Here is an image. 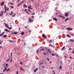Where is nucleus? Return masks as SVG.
Segmentation results:
<instances>
[{"mask_svg":"<svg viewBox=\"0 0 74 74\" xmlns=\"http://www.w3.org/2000/svg\"><path fill=\"white\" fill-rule=\"evenodd\" d=\"M0 74H4L3 73H0Z\"/></svg>","mask_w":74,"mask_h":74,"instance_id":"obj_64","label":"nucleus"},{"mask_svg":"<svg viewBox=\"0 0 74 74\" xmlns=\"http://www.w3.org/2000/svg\"><path fill=\"white\" fill-rule=\"evenodd\" d=\"M12 62V60H10V63H11V62Z\"/></svg>","mask_w":74,"mask_h":74,"instance_id":"obj_53","label":"nucleus"},{"mask_svg":"<svg viewBox=\"0 0 74 74\" xmlns=\"http://www.w3.org/2000/svg\"><path fill=\"white\" fill-rule=\"evenodd\" d=\"M28 20L29 22H33V20H31V19H30V18H29Z\"/></svg>","mask_w":74,"mask_h":74,"instance_id":"obj_6","label":"nucleus"},{"mask_svg":"<svg viewBox=\"0 0 74 74\" xmlns=\"http://www.w3.org/2000/svg\"><path fill=\"white\" fill-rule=\"evenodd\" d=\"M3 16V15L1 13L0 14V16Z\"/></svg>","mask_w":74,"mask_h":74,"instance_id":"obj_55","label":"nucleus"},{"mask_svg":"<svg viewBox=\"0 0 74 74\" xmlns=\"http://www.w3.org/2000/svg\"><path fill=\"white\" fill-rule=\"evenodd\" d=\"M51 55H52V56H55V54L54 53H52L51 54Z\"/></svg>","mask_w":74,"mask_h":74,"instance_id":"obj_32","label":"nucleus"},{"mask_svg":"<svg viewBox=\"0 0 74 74\" xmlns=\"http://www.w3.org/2000/svg\"><path fill=\"white\" fill-rule=\"evenodd\" d=\"M44 48H42L40 50V51H39V52H41L42 51H44Z\"/></svg>","mask_w":74,"mask_h":74,"instance_id":"obj_21","label":"nucleus"},{"mask_svg":"<svg viewBox=\"0 0 74 74\" xmlns=\"http://www.w3.org/2000/svg\"><path fill=\"white\" fill-rule=\"evenodd\" d=\"M53 20H54V21H57V18H53Z\"/></svg>","mask_w":74,"mask_h":74,"instance_id":"obj_19","label":"nucleus"},{"mask_svg":"<svg viewBox=\"0 0 74 74\" xmlns=\"http://www.w3.org/2000/svg\"><path fill=\"white\" fill-rule=\"evenodd\" d=\"M13 33H14V34H18V32H15Z\"/></svg>","mask_w":74,"mask_h":74,"instance_id":"obj_25","label":"nucleus"},{"mask_svg":"<svg viewBox=\"0 0 74 74\" xmlns=\"http://www.w3.org/2000/svg\"><path fill=\"white\" fill-rule=\"evenodd\" d=\"M25 2V1H22V2H21L20 3L22 4L23 3H24Z\"/></svg>","mask_w":74,"mask_h":74,"instance_id":"obj_35","label":"nucleus"},{"mask_svg":"<svg viewBox=\"0 0 74 74\" xmlns=\"http://www.w3.org/2000/svg\"><path fill=\"white\" fill-rule=\"evenodd\" d=\"M28 11L29 12H31V10H30L29 9H28Z\"/></svg>","mask_w":74,"mask_h":74,"instance_id":"obj_38","label":"nucleus"},{"mask_svg":"<svg viewBox=\"0 0 74 74\" xmlns=\"http://www.w3.org/2000/svg\"><path fill=\"white\" fill-rule=\"evenodd\" d=\"M32 18H34V16H32Z\"/></svg>","mask_w":74,"mask_h":74,"instance_id":"obj_61","label":"nucleus"},{"mask_svg":"<svg viewBox=\"0 0 74 74\" xmlns=\"http://www.w3.org/2000/svg\"><path fill=\"white\" fill-rule=\"evenodd\" d=\"M3 41H2L0 42V45H1V44H2V43H3Z\"/></svg>","mask_w":74,"mask_h":74,"instance_id":"obj_40","label":"nucleus"},{"mask_svg":"<svg viewBox=\"0 0 74 74\" xmlns=\"http://www.w3.org/2000/svg\"><path fill=\"white\" fill-rule=\"evenodd\" d=\"M10 54L11 55V59H12V52Z\"/></svg>","mask_w":74,"mask_h":74,"instance_id":"obj_17","label":"nucleus"},{"mask_svg":"<svg viewBox=\"0 0 74 74\" xmlns=\"http://www.w3.org/2000/svg\"><path fill=\"white\" fill-rule=\"evenodd\" d=\"M52 42V40H49V42Z\"/></svg>","mask_w":74,"mask_h":74,"instance_id":"obj_47","label":"nucleus"},{"mask_svg":"<svg viewBox=\"0 0 74 74\" xmlns=\"http://www.w3.org/2000/svg\"><path fill=\"white\" fill-rule=\"evenodd\" d=\"M70 41H71V42H74V40L73 39H71Z\"/></svg>","mask_w":74,"mask_h":74,"instance_id":"obj_26","label":"nucleus"},{"mask_svg":"<svg viewBox=\"0 0 74 74\" xmlns=\"http://www.w3.org/2000/svg\"><path fill=\"white\" fill-rule=\"evenodd\" d=\"M26 12L27 14H29V12H27V11H26Z\"/></svg>","mask_w":74,"mask_h":74,"instance_id":"obj_57","label":"nucleus"},{"mask_svg":"<svg viewBox=\"0 0 74 74\" xmlns=\"http://www.w3.org/2000/svg\"><path fill=\"white\" fill-rule=\"evenodd\" d=\"M64 48H65V46L63 47L62 48V50H64Z\"/></svg>","mask_w":74,"mask_h":74,"instance_id":"obj_27","label":"nucleus"},{"mask_svg":"<svg viewBox=\"0 0 74 74\" xmlns=\"http://www.w3.org/2000/svg\"><path fill=\"white\" fill-rule=\"evenodd\" d=\"M5 33V32H2L1 34H0V37H1V36H2Z\"/></svg>","mask_w":74,"mask_h":74,"instance_id":"obj_10","label":"nucleus"},{"mask_svg":"<svg viewBox=\"0 0 74 74\" xmlns=\"http://www.w3.org/2000/svg\"><path fill=\"white\" fill-rule=\"evenodd\" d=\"M25 29H27V26H25Z\"/></svg>","mask_w":74,"mask_h":74,"instance_id":"obj_58","label":"nucleus"},{"mask_svg":"<svg viewBox=\"0 0 74 74\" xmlns=\"http://www.w3.org/2000/svg\"><path fill=\"white\" fill-rule=\"evenodd\" d=\"M34 14H35V12H34L33 13L31 14V15H34Z\"/></svg>","mask_w":74,"mask_h":74,"instance_id":"obj_43","label":"nucleus"},{"mask_svg":"<svg viewBox=\"0 0 74 74\" xmlns=\"http://www.w3.org/2000/svg\"><path fill=\"white\" fill-rule=\"evenodd\" d=\"M51 46L53 48H54L55 47V45H52Z\"/></svg>","mask_w":74,"mask_h":74,"instance_id":"obj_33","label":"nucleus"},{"mask_svg":"<svg viewBox=\"0 0 74 74\" xmlns=\"http://www.w3.org/2000/svg\"><path fill=\"white\" fill-rule=\"evenodd\" d=\"M16 14H15V13H14L13 15L12 16H13V17H14V16H15Z\"/></svg>","mask_w":74,"mask_h":74,"instance_id":"obj_34","label":"nucleus"},{"mask_svg":"<svg viewBox=\"0 0 74 74\" xmlns=\"http://www.w3.org/2000/svg\"><path fill=\"white\" fill-rule=\"evenodd\" d=\"M9 42H11V43H15L16 42L15 40H9Z\"/></svg>","mask_w":74,"mask_h":74,"instance_id":"obj_1","label":"nucleus"},{"mask_svg":"<svg viewBox=\"0 0 74 74\" xmlns=\"http://www.w3.org/2000/svg\"><path fill=\"white\" fill-rule=\"evenodd\" d=\"M6 11H9V8L8 7L7 8H6Z\"/></svg>","mask_w":74,"mask_h":74,"instance_id":"obj_23","label":"nucleus"},{"mask_svg":"<svg viewBox=\"0 0 74 74\" xmlns=\"http://www.w3.org/2000/svg\"><path fill=\"white\" fill-rule=\"evenodd\" d=\"M11 8H14V7L12 6H11Z\"/></svg>","mask_w":74,"mask_h":74,"instance_id":"obj_52","label":"nucleus"},{"mask_svg":"<svg viewBox=\"0 0 74 74\" xmlns=\"http://www.w3.org/2000/svg\"><path fill=\"white\" fill-rule=\"evenodd\" d=\"M10 60V58H9L8 60H6V62H9Z\"/></svg>","mask_w":74,"mask_h":74,"instance_id":"obj_15","label":"nucleus"},{"mask_svg":"<svg viewBox=\"0 0 74 74\" xmlns=\"http://www.w3.org/2000/svg\"><path fill=\"white\" fill-rule=\"evenodd\" d=\"M21 4H21V3H20L17 5V7H19V6H20V5H21Z\"/></svg>","mask_w":74,"mask_h":74,"instance_id":"obj_22","label":"nucleus"},{"mask_svg":"<svg viewBox=\"0 0 74 74\" xmlns=\"http://www.w3.org/2000/svg\"><path fill=\"white\" fill-rule=\"evenodd\" d=\"M42 63H43V62H40V65H41V64H42Z\"/></svg>","mask_w":74,"mask_h":74,"instance_id":"obj_49","label":"nucleus"},{"mask_svg":"<svg viewBox=\"0 0 74 74\" xmlns=\"http://www.w3.org/2000/svg\"><path fill=\"white\" fill-rule=\"evenodd\" d=\"M47 41H48V42H49V41H50V40H47Z\"/></svg>","mask_w":74,"mask_h":74,"instance_id":"obj_54","label":"nucleus"},{"mask_svg":"<svg viewBox=\"0 0 74 74\" xmlns=\"http://www.w3.org/2000/svg\"><path fill=\"white\" fill-rule=\"evenodd\" d=\"M39 49H38V50H37V51H36L37 53H38V50H39Z\"/></svg>","mask_w":74,"mask_h":74,"instance_id":"obj_37","label":"nucleus"},{"mask_svg":"<svg viewBox=\"0 0 74 74\" xmlns=\"http://www.w3.org/2000/svg\"><path fill=\"white\" fill-rule=\"evenodd\" d=\"M61 18H62V19H65L66 18L65 17H64V16H62Z\"/></svg>","mask_w":74,"mask_h":74,"instance_id":"obj_24","label":"nucleus"},{"mask_svg":"<svg viewBox=\"0 0 74 74\" xmlns=\"http://www.w3.org/2000/svg\"><path fill=\"white\" fill-rule=\"evenodd\" d=\"M37 70H38V68H36V69H34V73H36V71H37Z\"/></svg>","mask_w":74,"mask_h":74,"instance_id":"obj_7","label":"nucleus"},{"mask_svg":"<svg viewBox=\"0 0 74 74\" xmlns=\"http://www.w3.org/2000/svg\"><path fill=\"white\" fill-rule=\"evenodd\" d=\"M60 70H61V69H62V66H60Z\"/></svg>","mask_w":74,"mask_h":74,"instance_id":"obj_51","label":"nucleus"},{"mask_svg":"<svg viewBox=\"0 0 74 74\" xmlns=\"http://www.w3.org/2000/svg\"><path fill=\"white\" fill-rule=\"evenodd\" d=\"M69 58H70V59H72V57H70Z\"/></svg>","mask_w":74,"mask_h":74,"instance_id":"obj_59","label":"nucleus"},{"mask_svg":"<svg viewBox=\"0 0 74 74\" xmlns=\"http://www.w3.org/2000/svg\"><path fill=\"white\" fill-rule=\"evenodd\" d=\"M8 29L9 30H11V29H12V27H9Z\"/></svg>","mask_w":74,"mask_h":74,"instance_id":"obj_42","label":"nucleus"},{"mask_svg":"<svg viewBox=\"0 0 74 74\" xmlns=\"http://www.w3.org/2000/svg\"><path fill=\"white\" fill-rule=\"evenodd\" d=\"M53 73L52 74H55V71H54V70H53Z\"/></svg>","mask_w":74,"mask_h":74,"instance_id":"obj_41","label":"nucleus"},{"mask_svg":"<svg viewBox=\"0 0 74 74\" xmlns=\"http://www.w3.org/2000/svg\"><path fill=\"white\" fill-rule=\"evenodd\" d=\"M69 49V50H71V48H70Z\"/></svg>","mask_w":74,"mask_h":74,"instance_id":"obj_62","label":"nucleus"},{"mask_svg":"<svg viewBox=\"0 0 74 74\" xmlns=\"http://www.w3.org/2000/svg\"><path fill=\"white\" fill-rule=\"evenodd\" d=\"M47 52H50V53L51 54V51L50 50H49V49H48L47 50Z\"/></svg>","mask_w":74,"mask_h":74,"instance_id":"obj_18","label":"nucleus"},{"mask_svg":"<svg viewBox=\"0 0 74 74\" xmlns=\"http://www.w3.org/2000/svg\"><path fill=\"white\" fill-rule=\"evenodd\" d=\"M69 19L68 18V17H67L66 19H65V21L67 22V21H69Z\"/></svg>","mask_w":74,"mask_h":74,"instance_id":"obj_9","label":"nucleus"},{"mask_svg":"<svg viewBox=\"0 0 74 74\" xmlns=\"http://www.w3.org/2000/svg\"><path fill=\"white\" fill-rule=\"evenodd\" d=\"M24 7H27V5H25V4H24Z\"/></svg>","mask_w":74,"mask_h":74,"instance_id":"obj_31","label":"nucleus"},{"mask_svg":"<svg viewBox=\"0 0 74 74\" xmlns=\"http://www.w3.org/2000/svg\"><path fill=\"white\" fill-rule=\"evenodd\" d=\"M7 35H3L2 37L3 38H5L7 37Z\"/></svg>","mask_w":74,"mask_h":74,"instance_id":"obj_13","label":"nucleus"},{"mask_svg":"<svg viewBox=\"0 0 74 74\" xmlns=\"http://www.w3.org/2000/svg\"><path fill=\"white\" fill-rule=\"evenodd\" d=\"M47 60L48 61H49V60H50L49 59V58H47Z\"/></svg>","mask_w":74,"mask_h":74,"instance_id":"obj_44","label":"nucleus"},{"mask_svg":"<svg viewBox=\"0 0 74 74\" xmlns=\"http://www.w3.org/2000/svg\"><path fill=\"white\" fill-rule=\"evenodd\" d=\"M4 9H5V12H4L5 13L6 12V8H7V6H6V5H4Z\"/></svg>","mask_w":74,"mask_h":74,"instance_id":"obj_2","label":"nucleus"},{"mask_svg":"<svg viewBox=\"0 0 74 74\" xmlns=\"http://www.w3.org/2000/svg\"><path fill=\"white\" fill-rule=\"evenodd\" d=\"M4 12H3V11H1V14L2 15H3V13Z\"/></svg>","mask_w":74,"mask_h":74,"instance_id":"obj_20","label":"nucleus"},{"mask_svg":"<svg viewBox=\"0 0 74 74\" xmlns=\"http://www.w3.org/2000/svg\"><path fill=\"white\" fill-rule=\"evenodd\" d=\"M67 57L66 56H64V58H67Z\"/></svg>","mask_w":74,"mask_h":74,"instance_id":"obj_63","label":"nucleus"},{"mask_svg":"<svg viewBox=\"0 0 74 74\" xmlns=\"http://www.w3.org/2000/svg\"><path fill=\"white\" fill-rule=\"evenodd\" d=\"M21 34L22 36H23L24 34V32H22L21 33Z\"/></svg>","mask_w":74,"mask_h":74,"instance_id":"obj_30","label":"nucleus"},{"mask_svg":"<svg viewBox=\"0 0 74 74\" xmlns=\"http://www.w3.org/2000/svg\"><path fill=\"white\" fill-rule=\"evenodd\" d=\"M4 24L5 25V26H6V27H8V25H7V24L4 23Z\"/></svg>","mask_w":74,"mask_h":74,"instance_id":"obj_12","label":"nucleus"},{"mask_svg":"<svg viewBox=\"0 0 74 74\" xmlns=\"http://www.w3.org/2000/svg\"><path fill=\"white\" fill-rule=\"evenodd\" d=\"M59 17H60V18H62V17L63 16L61 15H59Z\"/></svg>","mask_w":74,"mask_h":74,"instance_id":"obj_36","label":"nucleus"},{"mask_svg":"<svg viewBox=\"0 0 74 74\" xmlns=\"http://www.w3.org/2000/svg\"><path fill=\"white\" fill-rule=\"evenodd\" d=\"M4 1L2 2L1 4V5L3 6V5H4Z\"/></svg>","mask_w":74,"mask_h":74,"instance_id":"obj_11","label":"nucleus"},{"mask_svg":"<svg viewBox=\"0 0 74 74\" xmlns=\"http://www.w3.org/2000/svg\"><path fill=\"white\" fill-rule=\"evenodd\" d=\"M20 69L22 71H24V69H22V68L21 67H20Z\"/></svg>","mask_w":74,"mask_h":74,"instance_id":"obj_29","label":"nucleus"},{"mask_svg":"<svg viewBox=\"0 0 74 74\" xmlns=\"http://www.w3.org/2000/svg\"><path fill=\"white\" fill-rule=\"evenodd\" d=\"M28 8L30 10H33V9L31 8L32 7V5H30L29 6H28Z\"/></svg>","mask_w":74,"mask_h":74,"instance_id":"obj_3","label":"nucleus"},{"mask_svg":"<svg viewBox=\"0 0 74 74\" xmlns=\"http://www.w3.org/2000/svg\"><path fill=\"white\" fill-rule=\"evenodd\" d=\"M22 62H20V64H22H22H23V63H22Z\"/></svg>","mask_w":74,"mask_h":74,"instance_id":"obj_46","label":"nucleus"},{"mask_svg":"<svg viewBox=\"0 0 74 74\" xmlns=\"http://www.w3.org/2000/svg\"><path fill=\"white\" fill-rule=\"evenodd\" d=\"M67 30H72L73 29H72V28H70L69 27H68L67 28Z\"/></svg>","mask_w":74,"mask_h":74,"instance_id":"obj_8","label":"nucleus"},{"mask_svg":"<svg viewBox=\"0 0 74 74\" xmlns=\"http://www.w3.org/2000/svg\"><path fill=\"white\" fill-rule=\"evenodd\" d=\"M4 67L5 68V69H4L5 70H6V69H7V68H6V67H5V66Z\"/></svg>","mask_w":74,"mask_h":74,"instance_id":"obj_45","label":"nucleus"},{"mask_svg":"<svg viewBox=\"0 0 74 74\" xmlns=\"http://www.w3.org/2000/svg\"><path fill=\"white\" fill-rule=\"evenodd\" d=\"M12 14H13V12H12V11L11 12V15H12Z\"/></svg>","mask_w":74,"mask_h":74,"instance_id":"obj_50","label":"nucleus"},{"mask_svg":"<svg viewBox=\"0 0 74 74\" xmlns=\"http://www.w3.org/2000/svg\"><path fill=\"white\" fill-rule=\"evenodd\" d=\"M5 70L4 69V70H3V73H4L5 71Z\"/></svg>","mask_w":74,"mask_h":74,"instance_id":"obj_60","label":"nucleus"},{"mask_svg":"<svg viewBox=\"0 0 74 74\" xmlns=\"http://www.w3.org/2000/svg\"><path fill=\"white\" fill-rule=\"evenodd\" d=\"M16 74H18V71H16Z\"/></svg>","mask_w":74,"mask_h":74,"instance_id":"obj_56","label":"nucleus"},{"mask_svg":"<svg viewBox=\"0 0 74 74\" xmlns=\"http://www.w3.org/2000/svg\"><path fill=\"white\" fill-rule=\"evenodd\" d=\"M69 13H66L65 14V16L66 17H67L69 16Z\"/></svg>","mask_w":74,"mask_h":74,"instance_id":"obj_5","label":"nucleus"},{"mask_svg":"<svg viewBox=\"0 0 74 74\" xmlns=\"http://www.w3.org/2000/svg\"><path fill=\"white\" fill-rule=\"evenodd\" d=\"M9 3L11 5H12V4H13V3L10 2Z\"/></svg>","mask_w":74,"mask_h":74,"instance_id":"obj_48","label":"nucleus"},{"mask_svg":"<svg viewBox=\"0 0 74 74\" xmlns=\"http://www.w3.org/2000/svg\"><path fill=\"white\" fill-rule=\"evenodd\" d=\"M42 36L44 38H45V34H43L42 35Z\"/></svg>","mask_w":74,"mask_h":74,"instance_id":"obj_16","label":"nucleus"},{"mask_svg":"<svg viewBox=\"0 0 74 74\" xmlns=\"http://www.w3.org/2000/svg\"><path fill=\"white\" fill-rule=\"evenodd\" d=\"M66 36L69 38H71V36L69 35H66Z\"/></svg>","mask_w":74,"mask_h":74,"instance_id":"obj_14","label":"nucleus"},{"mask_svg":"<svg viewBox=\"0 0 74 74\" xmlns=\"http://www.w3.org/2000/svg\"><path fill=\"white\" fill-rule=\"evenodd\" d=\"M9 70H10V68H8V69H7L6 70L7 71H9Z\"/></svg>","mask_w":74,"mask_h":74,"instance_id":"obj_28","label":"nucleus"},{"mask_svg":"<svg viewBox=\"0 0 74 74\" xmlns=\"http://www.w3.org/2000/svg\"><path fill=\"white\" fill-rule=\"evenodd\" d=\"M8 64H6L5 66H6V67H8Z\"/></svg>","mask_w":74,"mask_h":74,"instance_id":"obj_39","label":"nucleus"},{"mask_svg":"<svg viewBox=\"0 0 74 74\" xmlns=\"http://www.w3.org/2000/svg\"><path fill=\"white\" fill-rule=\"evenodd\" d=\"M5 31L7 32H10L11 31H9V30L7 29H5Z\"/></svg>","mask_w":74,"mask_h":74,"instance_id":"obj_4","label":"nucleus"}]
</instances>
